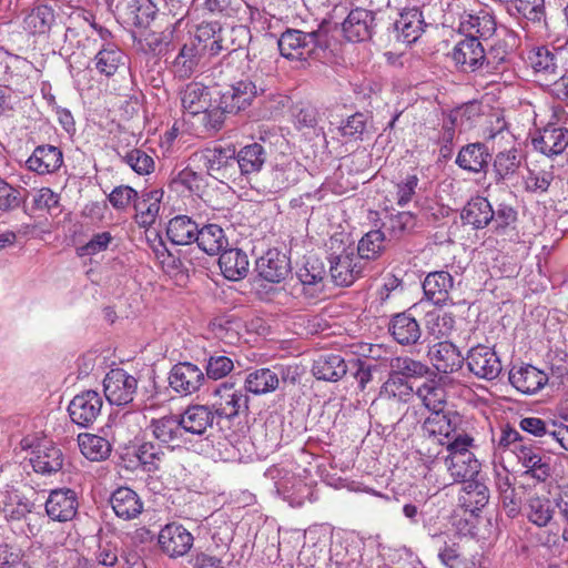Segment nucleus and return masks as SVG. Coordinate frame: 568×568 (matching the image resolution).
I'll return each mask as SVG.
<instances>
[{
    "mask_svg": "<svg viewBox=\"0 0 568 568\" xmlns=\"http://www.w3.org/2000/svg\"><path fill=\"white\" fill-rule=\"evenodd\" d=\"M205 166L209 174L215 179H232L236 173V152L233 148L206 149Z\"/></svg>",
    "mask_w": 568,
    "mask_h": 568,
    "instance_id": "15",
    "label": "nucleus"
},
{
    "mask_svg": "<svg viewBox=\"0 0 568 568\" xmlns=\"http://www.w3.org/2000/svg\"><path fill=\"white\" fill-rule=\"evenodd\" d=\"M210 89L202 83L191 82L181 92V103L185 114L197 116L211 106Z\"/></svg>",
    "mask_w": 568,
    "mask_h": 568,
    "instance_id": "31",
    "label": "nucleus"
},
{
    "mask_svg": "<svg viewBox=\"0 0 568 568\" xmlns=\"http://www.w3.org/2000/svg\"><path fill=\"white\" fill-rule=\"evenodd\" d=\"M465 362L470 373L487 381L497 378L503 369L501 362L494 348L481 344L468 351Z\"/></svg>",
    "mask_w": 568,
    "mask_h": 568,
    "instance_id": "8",
    "label": "nucleus"
},
{
    "mask_svg": "<svg viewBox=\"0 0 568 568\" xmlns=\"http://www.w3.org/2000/svg\"><path fill=\"white\" fill-rule=\"evenodd\" d=\"M204 383L205 375L203 371L191 362H180L173 365L169 373L171 388L182 396L196 393Z\"/></svg>",
    "mask_w": 568,
    "mask_h": 568,
    "instance_id": "10",
    "label": "nucleus"
},
{
    "mask_svg": "<svg viewBox=\"0 0 568 568\" xmlns=\"http://www.w3.org/2000/svg\"><path fill=\"white\" fill-rule=\"evenodd\" d=\"M491 159L485 143L475 142L464 145L456 158L455 163L463 170L471 173H485Z\"/></svg>",
    "mask_w": 568,
    "mask_h": 568,
    "instance_id": "27",
    "label": "nucleus"
},
{
    "mask_svg": "<svg viewBox=\"0 0 568 568\" xmlns=\"http://www.w3.org/2000/svg\"><path fill=\"white\" fill-rule=\"evenodd\" d=\"M266 159L264 146L256 142L251 143L236 153V169L242 175H251L261 171Z\"/></svg>",
    "mask_w": 568,
    "mask_h": 568,
    "instance_id": "38",
    "label": "nucleus"
},
{
    "mask_svg": "<svg viewBox=\"0 0 568 568\" xmlns=\"http://www.w3.org/2000/svg\"><path fill=\"white\" fill-rule=\"evenodd\" d=\"M460 424V416L454 412L437 410L432 413L423 424L425 435L453 440L458 434L457 426Z\"/></svg>",
    "mask_w": 568,
    "mask_h": 568,
    "instance_id": "18",
    "label": "nucleus"
},
{
    "mask_svg": "<svg viewBox=\"0 0 568 568\" xmlns=\"http://www.w3.org/2000/svg\"><path fill=\"white\" fill-rule=\"evenodd\" d=\"M122 159L124 163L140 175L150 174L154 169L152 156L140 149H133L126 152Z\"/></svg>",
    "mask_w": 568,
    "mask_h": 568,
    "instance_id": "59",
    "label": "nucleus"
},
{
    "mask_svg": "<svg viewBox=\"0 0 568 568\" xmlns=\"http://www.w3.org/2000/svg\"><path fill=\"white\" fill-rule=\"evenodd\" d=\"M363 6L368 8L357 7V43L366 42L373 39L375 33V16L371 7H374L375 0H359Z\"/></svg>",
    "mask_w": 568,
    "mask_h": 568,
    "instance_id": "53",
    "label": "nucleus"
},
{
    "mask_svg": "<svg viewBox=\"0 0 568 568\" xmlns=\"http://www.w3.org/2000/svg\"><path fill=\"white\" fill-rule=\"evenodd\" d=\"M103 407L100 393L93 389L77 394L68 405L69 416L75 425L88 428L99 418Z\"/></svg>",
    "mask_w": 568,
    "mask_h": 568,
    "instance_id": "6",
    "label": "nucleus"
},
{
    "mask_svg": "<svg viewBox=\"0 0 568 568\" xmlns=\"http://www.w3.org/2000/svg\"><path fill=\"white\" fill-rule=\"evenodd\" d=\"M416 396L432 413L443 410L446 405V389L436 379H428L417 387Z\"/></svg>",
    "mask_w": 568,
    "mask_h": 568,
    "instance_id": "49",
    "label": "nucleus"
},
{
    "mask_svg": "<svg viewBox=\"0 0 568 568\" xmlns=\"http://www.w3.org/2000/svg\"><path fill=\"white\" fill-rule=\"evenodd\" d=\"M3 68L2 77L0 80L4 87L17 92H24V85L29 73L33 69L30 61L19 55H7L6 59L0 62Z\"/></svg>",
    "mask_w": 568,
    "mask_h": 568,
    "instance_id": "21",
    "label": "nucleus"
},
{
    "mask_svg": "<svg viewBox=\"0 0 568 568\" xmlns=\"http://www.w3.org/2000/svg\"><path fill=\"white\" fill-rule=\"evenodd\" d=\"M113 241V236L111 235L110 232H100V233H97L94 234L90 241L78 247L77 252H78V255L83 257V256H92V255H95L100 252H104L110 243Z\"/></svg>",
    "mask_w": 568,
    "mask_h": 568,
    "instance_id": "62",
    "label": "nucleus"
},
{
    "mask_svg": "<svg viewBox=\"0 0 568 568\" xmlns=\"http://www.w3.org/2000/svg\"><path fill=\"white\" fill-rule=\"evenodd\" d=\"M379 91L381 83L376 80H364L361 84V90L357 91V101L361 100L363 102V109L366 114L372 113L369 108L379 104Z\"/></svg>",
    "mask_w": 568,
    "mask_h": 568,
    "instance_id": "60",
    "label": "nucleus"
},
{
    "mask_svg": "<svg viewBox=\"0 0 568 568\" xmlns=\"http://www.w3.org/2000/svg\"><path fill=\"white\" fill-rule=\"evenodd\" d=\"M423 31V14L418 9L413 8L399 14V18L388 29V38L389 41L409 45L417 41Z\"/></svg>",
    "mask_w": 568,
    "mask_h": 568,
    "instance_id": "12",
    "label": "nucleus"
},
{
    "mask_svg": "<svg viewBox=\"0 0 568 568\" xmlns=\"http://www.w3.org/2000/svg\"><path fill=\"white\" fill-rule=\"evenodd\" d=\"M211 409L219 418L232 419L248 410V396L233 383H222L212 393Z\"/></svg>",
    "mask_w": 568,
    "mask_h": 568,
    "instance_id": "5",
    "label": "nucleus"
},
{
    "mask_svg": "<svg viewBox=\"0 0 568 568\" xmlns=\"http://www.w3.org/2000/svg\"><path fill=\"white\" fill-rule=\"evenodd\" d=\"M455 446V438L453 440H444L425 435L424 440L420 443L418 454L422 462L428 466L429 469L443 467L446 463V454L452 453Z\"/></svg>",
    "mask_w": 568,
    "mask_h": 568,
    "instance_id": "32",
    "label": "nucleus"
},
{
    "mask_svg": "<svg viewBox=\"0 0 568 568\" xmlns=\"http://www.w3.org/2000/svg\"><path fill=\"white\" fill-rule=\"evenodd\" d=\"M184 434L202 436L213 426L214 413L209 405H190L178 415Z\"/></svg>",
    "mask_w": 568,
    "mask_h": 568,
    "instance_id": "20",
    "label": "nucleus"
},
{
    "mask_svg": "<svg viewBox=\"0 0 568 568\" xmlns=\"http://www.w3.org/2000/svg\"><path fill=\"white\" fill-rule=\"evenodd\" d=\"M158 7L152 0H129L124 8V19L128 23L146 28L155 18Z\"/></svg>",
    "mask_w": 568,
    "mask_h": 568,
    "instance_id": "45",
    "label": "nucleus"
},
{
    "mask_svg": "<svg viewBox=\"0 0 568 568\" xmlns=\"http://www.w3.org/2000/svg\"><path fill=\"white\" fill-rule=\"evenodd\" d=\"M528 61L540 80L550 82L558 77V59L549 48H535L529 52Z\"/></svg>",
    "mask_w": 568,
    "mask_h": 568,
    "instance_id": "37",
    "label": "nucleus"
},
{
    "mask_svg": "<svg viewBox=\"0 0 568 568\" xmlns=\"http://www.w3.org/2000/svg\"><path fill=\"white\" fill-rule=\"evenodd\" d=\"M325 274L324 265L317 258H308L296 273L302 293L311 298L317 297L324 290Z\"/></svg>",
    "mask_w": 568,
    "mask_h": 568,
    "instance_id": "29",
    "label": "nucleus"
},
{
    "mask_svg": "<svg viewBox=\"0 0 568 568\" xmlns=\"http://www.w3.org/2000/svg\"><path fill=\"white\" fill-rule=\"evenodd\" d=\"M163 190H144L136 196L133 207L135 211V222L142 227L153 225L160 212Z\"/></svg>",
    "mask_w": 568,
    "mask_h": 568,
    "instance_id": "23",
    "label": "nucleus"
},
{
    "mask_svg": "<svg viewBox=\"0 0 568 568\" xmlns=\"http://www.w3.org/2000/svg\"><path fill=\"white\" fill-rule=\"evenodd\" d=\"M288 257L276 248L268 250L256 261L258 275L271 283H280L290 273Z\"/></svg>",
    "mask_w": 568,
    "mask_h": 568,
    "instance_id": "22",
    "label": "nucleus"
},
{
    "mask_svg": "<svg viewBox=\"0 0 568 568\" xmlns=\"http://www.w3.org/2000/svg\"><path fill=\"white\" fill-rule=\"evenodd\" d=\"M77 493L70 488H58L50 491L45 501V511L55 521L71 520L78 510Z\"/></svg>",
    "mask_w": 568,
    "mask_h": 568,
    "instance_id": "14",
    "label": "nucleus"
},
{
    "mask_svg": "<svg viewBox=\"0 0 568 568\" xmlns=\"http://www.w3.org/2000/svg\"><path fill=\"white\" fill-rule=\"evenodd\" d=\"M488 500L489 490L485 484L473 479L463 485L459 503L466 511L475 514L477 510L485 507Z\"/></svg>",
    "mask_w": 568,
    "mask_h": 568,
    "instance_id": "44",
    "label": "nucleus"
},
{
    "mask_svg": "<svg viewBox=\"0 0 568 568\" xmlns=\"http://www.w3.org/2000/svg\"><path fill=\"white\" fill-rule=\"evenodd\" d=\"M536 150L547 156L559 155L568 146V129L562 126H546L532 140Z\"/></svg>",
    "mask_w": 568,
    "mask_h": 568,
    "instance_id": "30",
    "label": "nucleus"
},
{
    "mask_svg": "<svg viewBox=\"0 0 568 568\" xmlns=\"http://www.w3.org/2000/svg\"><path fill=\"white\" fill-rule=\"evenodd\" d=\"M30 463L36 473L52 475L62 469L64 456L62 450L54 444L43 442L32 449Z\"/></svg>",
    "mask_w": 568,
    "mask_h": 568,
    "instance_id": "16",
    "label": "nucleus"
},
{
    "mask_svg": "<svg viewBox=\"0 0 568 568\" xmlns=\"http://www.w3.org/2000/svg\"><path fill=\"white\" fill-rule=\"evenodd\" d=\"M195 242L209 255L219 254L229 245L223 229L217 224H207L199 229Z\"/></svg>",
    "mask_w": 568,
    "mask_h": 568,
    "instance_id": "47",
    "label": "nucleus"
},
{
    "mask_svg": "<svg viewBox=\"0 0 568 568\" xmlns=\"http://www.w3.org/2000/svg\"><path fill=\"white\" fill-rule=\"evenodd\" d=\"M256 95L257 88L252 81L240 80L226 89L220 100L224 111L235 114L250 106Z\"/></svg>",
    "mask_w": 568,
    "mask_h": 568,
    "instance_id": "17",
    "label": "nucleus"
},
{
    "mask_svg": "<svg viewBox=\"0 0 568 568\" xmlns=\"http://www.w3.org/2000/svg\"><path fill=\"white\" fill-rule=\"evenodd\" d=\"M32 504L24 497L14 495L3 507V513L9 520H20L32 510Z\"/></svg>",
    "mask_w": 568,
    "mask_h": 568,
    "instance_id": "64",
    "label": "nucleus"
},
{
    "mask_svg": "<svg viewBox=\"0 0 568 568\" xmlns=\"http://www.w3.org/2000/svg\"><path fill=\"white\" fill-rule=\"evenodd\" d=\"M428 356L434 367L442 374L457 372L466 361L458 347L448 341L434 344L428 351Z\"/></svg>",
    "mask_w": 568,
    "mask_h": 568,
    "instance_id": "19",
    "label": "nucleus"
},
{
    "mask_svg": "<svg viewBox=\"0 0 568 568\" xmlns=\"http://www.w3.org/2000/svg\"><path fill=\"white\" fill-rule=\"evenodd\" d=\"M55 22L53 8L47 4H38L23 18V29L31 34L48 33Z\"/></svg>",
    "mask_w": 568,
    "mask_h": 568,
    "instance_id": "42",
    "label": "nucleus"
},
{
    "mask_svg": "<svg viewBox=\"0 0 568 568\" xmlns=\"http://www.w3.org/2000/svg\"><path fill=\"white\" fill-rule=\"evenodd\" d=\"M556 503L547 497L532 496L528 499L526 515L537 527H546L554 518Z\"/></svg>",
    "mask_w": 568,
    "mask_h": 568,
    "instance_id": "50",
    "label": "nucleus"
},
{
    "mask_svg": "<svg viewBox=\"0 0 568 568\" xmlns=\"http://www.w3.org/2000/svg\"><path fill=\"white\" fill-rule=\"evenodd\" d=\"M547 375L534 367L526 365L520 367H513L509 372V382L518 390L525 394H535L547 383Z\"/></svg>",
    "mask_w": 568,
    "mask_h": 568,
    "instance_id": "34",
    "label": "nucleus"
},
{
    "mask_svg": "<svg viewBox=\"0 0 568 568\" xmlns=\"http://www.w3.org/2000/svg\"><path fill=\"white\" fill-rule=\"evenodd\" d=\"M384 234L379 229L365 232L361 241L357 243V255L361 258H375L382 248Z\"/></svg>",
    "mask_w": 568,
    "mask_h": 568,
    "instance_id": "57",
    "label": "nucleus"
},
{
    "mask_svg": "<svg viewBox=\"0 0 568 568\" xmlns=\"http://www.w3.org/2000/svg\"><path fill=\"white\" fill-rule=\"evenodd\" d=\"M383 393L389 398L398 403H408L416 395L410 382L399 378L389 372L388 379L384 383Z\"/></svg>",
    "mask_w": 568,
    "mask_h": 568,
    "instance_id": "52",
    "label": "nucleus"
},
{
    "mask_svg": "<svg viewBox=\"0 0 568 568\" xmlns=\"http://www.w3.org/2000/svg\"><path fill=\"white\" fill-rule=\"evenodd\" d=\"M62 163V151L50 144L37 146L26 162L27 168L38 174L53 173L61 168Z\"/></svg>",
    "mask_w": 568,
    "mask_h": 568,
    "instance_id": "25",
    "label": "nucleus"
},
{
    "mask_svg": "<svg viewBox=\"0 0 568 568\" xmlns=\"http://www.w3.org/2000/svg\"><path fill=\"white\" fill-rule=\"evenodd\" d=\"M351 254L336 257L331 264V276L333 282L339 286H349L355 281L354 266L352 265Z\"/></svg>",
    "mask_w": 568,
    "mask_h": 568,
    "instance_id": "56",
    "label": "nucleus"
},
{
    "mask_svg": "<svg viewBox=\"0 0 568 568\" xmlns=\"http://www.w3.org/2000/svg\"><path fill=\"white\" fill-rule=\"evenodd\" d=\"M305 169L295 160L284 158L264 174L256 186L264 194H275L296 184Z\"/></svg>",
    "mask_w": 568,
    "mask_h": 568,
    "instance_id": "4",
    "label": "nucleus"
},
{
    "mask_svg": "<svg viewBox=\"0 0 568 568\" xmlns=\"http://www.w3.org/2000/svg\"><path fill=\"white\" fill-rule=\"evenodd\" d=\"M93 63L100 74L110 78L121 67H125V54L116 45L109 43L98 51Z\"/></svg>",
    "mask_w": 568,
    "mask_h": 568,
    "instance_id": "43",
    "label": "nucleus"
},
{
    "mask_svg": "<svg viewBox=\"0 0 568 568\" xmlns=\"http://www.w3.org/2000/svg\"><path fill=\"white\" fill-rule=\"evenodd\" d=\"M508 49L505 41H498L485 52L484 70L487 73L499 71V67L506 62Z\"/></svg>",
    "mask_w": 568,
    "mask_h": 568,
    "instance_id": "61",
    "label": "nucleus"
},
{
    "mask_svg": "<svg viewBox=\"0 0 568 568\" xmlns=\"http://www.w3.org/2000/svg\"><path fill=\"white\" fill-rule=\"evenodd\" d=\"M521 156L517 149L498 152L493 161V174L497 184L513 179L519 171Z\"/></svg>",
    "mask_w": 568,
    "mask_h": 568,
    "instance_id": "39",
    "label": "nucleus"
},
{
    "mask_svg": "<svg viewBox=\"0 0 568 568\" xmlns=\"http://www.w3.org/2000/svg\"><path fill=\"white\" fill-rule=\"evenodd\" d=\"M288 377L290 368L281 365L257 368L246 375L245 389L254 395H265L275 392Z\"/></svg>",
    "mask_w": 568,
    "mask_h": 568,
    "instance_id": "9",
    "label": "nucleus"
},
{
    "mask_svg": "<svg viewBox=\"0 0 568 568\" xmlns=\"http://www.w3.org/2000/svg\"><path fill=\"white\" fill-rule=\"evenodd\" d=\"M114 514L123 520H133L142 514L144 504L140 496L129 487H119L110 497Z\"/></svg>",
    "mask_w": 568,
    "mask_h": 568,
    "instance_id": "26",
    "label": "nucleus"
},
{
    "mask_svg": "<svg viewBox=\"0 0 568 568\" xmlns=\"http://www.w3.org/2000/svg\"><path fill=\"white\" fill-rule=\"evenodd\" d=\"M158 541L162 551L174 558L184 556L191 549L194 538L181 524L170 523L160 530Z\"/></svg>",
    "mask_w": 568,
    "mask_h": 568,
    "instance_id": "13",
    "label": "nucleus"
},
{
    "mask_svg": "<svg viewBox=\"0 0 568 568\" xmlns=\"http://www.w3.org/2000/svg\"><path fill=\"white\" fill-rule=\"evenodd\" d=\"M450 57L463 72L484 70L485 50L477 37L470 36L460 40L454 47Z\"/></svg>",
    "mask_w": 568,
    "mask_h": 568,
    "instance_id": "11",
    "label": "nucleus"
},
{
    "mask_svg": "<svg viewBox=\"0 0 568 568\" xmlns=\"http://www.w3.org/2000/svg\"><path fill=\"white\" fill-rule=\"evenodd\" d=\"M453 287L454 277L446 271L432 272L423 282L425 296L435 305H446Z\"/></svg>",
    "mask_w": 568,
    "mask_h": 568,
    "instance_id": "28",
    "label": "nucleus"
},
{
    "mask_svg": "<svg viewBox=\"0 0 568 568\" xmlns=\"http://www.w3.org/2000/svg\"><path fill=\"white\" fill-rule=\"evenodd\" d=\"M248 257L240 248H230L221 252L219 266L225 278L240 281L248 273Z\"/></svg>",
    "mask_w": 568,
    "mask_h": 568,
    "instance_id": "36",
    "label": "nucleus"
},
{
    "mask_svg": "<svg viewBox=\"0 0 568 568\" xmlns=\"http://www.w3.org/2000/svg\"><path fill=\"white\" fill-rule=\"evenodd\" d=\"M28 191L23 187H13L0 178V210L11 211L19 207L27 197Z\"/></svg>",
    "mask_w": 568,
    "mask_h": 568,
    "instance_id": "58",
    "label": "nucleus"
},
{
    "mask_svg": "<svg viewBox=\"0 0 568 568\" xmlns=\"http://www.w3.org/2000/svg\"><path fill=\"white\" fill-rule=\"evenodd\" d=\"M205 381L222 379L234 369L233 359L224 353L214 352L205 358Z\"/></svg>",
    "mask_w": 568,
    "mask_h": 568,
    "instance_id": "54",
    "label": "nucleus"
},
{
    "mask_svg": "<svg viewBox=\"0 0 568 568\" xmlns=\"http://www.w3.org/2000/svg\"><path fill=\"white\" fill-rule=\"evenodd\" d=\"M473 438L468 435H457L452 453L446 454L445 468L454 481L466 484L478 475L480 464L469 450Z\"/></svg>",
    "mask_w": 568,
    "mask_h": 568,
    "instance_id": "2",
    "label": "nucleus"
},
{
    "mask_svg": "<svg viewBox=\"0 0 568 568\" xmlns=\"http://www.w3.org/2000/svg\"><path fill=\"white\" fill-rule=\"evenodd\" d=\"M148 429L160 443L170 444L183 439L180 418L178 415H166L160 418H153Z\"/></svg>",
    "mask_w": 568,
    "mask_h": 568,
    "instance_id": "41",
    "label": "nucleus"
},
{
    "mask_svg": "<svg viewBox=\"0 0 568 568\" xmlns=\"http://www.w3.org/2000/svg\"><path fill=\"white\" fill-rule=\"evenodd\" d=\"M136 456L140 463L150 471L158 469L159 463L162 460L164 453L152 443H143L139 448Z\"/></svg>",
    "mask_w": 568,
    "mask_h": 568,
    "instance_id": "63",
    "label": "nucleus"
},
{
    "mask_svg": "<svg viewBox=\"0 0 568 568\" xmlns=\"http://www.w3.org/2000/svg\"><path fill=\"white\" fill-rule=\"evenodd\" d=\"M389 332L400 345H414L422 336L418 322L406 312L393 316L389 322Z\"/></svg>",
    "mask_w": 568,
    "mask_h": 568,
    "instance_id": "35",
    "label": "nucleus"
},
{
    "mask_svg": "<svg viewBox=\"0 0 568 568\" xmlns=\"http://www.w3.org/2000/svg\"><path fill=\"white\" fill-rule=\"evenodd\" d=\"M460 217L465 224L476 230L485 229L495 217V210L484 196L470 199L464 206Z\"/></svg>",
    "mask_w": 568,
    "mask_h": 568,
    "instance_id": "33",
    "label": "nucleus"
},
{
    "mask_svg": "<svg viewBox=\"0 0 568 568\" xmlns=\"http://www.w3.org/2000/svg\"><path fill=\"white\" fill-rule=\"evenodd\" d=\"M312 372L317 379L336 382L346 374L347 366L341 355L326 354L314 361Z\"/></svg>",
    "mask_w": 568,
    "mask_h": 568,
    "instance_id": "40",
    "label": "nucleus"
},
{
    "mask_svg": "<svg viewBox=\"0 0 568 568\" xmlns=\"http://www.w3.org/2000/svg\"><path fill=\"white\" fill-rule=\"evenodd\" d=\"M516 456L518 462L526 468V475L538 481H546L550 477V458L541 456L538 448L527 445L517 447Z\"/></svg>",
    "mask_w": 568,
    "mask_h": 568,
    "instance_id": "24",
    "label": "nucleus"
},
{
    "mask_svg": "<svg viewBox=\"0 0 568 568\" xmlns=\"http://www.w3.org/2000/svg\"><path fill=\"white\" fill-rule=\"evenodd\" d=\"M326 33V23H322L317 30L312 32L288 29L277 40L281 55L290 60L305 59L313 53L315 48L327 45Z\"/></svg>",
    "mask_w": 568,
    "mask_h": 568,
    "instance_id": "1",
    "label": "nucleus"
},
{
    "mask_svg": "<svg viewBox=\"0 0 568 568\" xmlns=\"http://www.w3.org/2000/svg\"><path fill=\"white\" fill-rule=\"evenodd\" d=\"M78 444L82 455L93 462L106 459L111 453L110 443L94 434H80L78 436Z\"/></svg>",
    "mask_w": 568,
    "mask_h": 568,
    "instance_id": "51",
    "label": "nucleus"
},
{
    "mask_svg": "<svg viewBox=\"0 0 568 568\" xmlns=\"http://www.w3.org/2000/svg\"><path fill=\"white\" fill-rule=\"evenodd\" d=\"M202 57L203 54L200 47L191 40L181 48L174 60V65L181 77H190Z\"/></svg>",
    "mask_w": 568,
    "mask_h": 568,
    "instance_id": "55",
    "label": "nucleus"
},
{
    "mask_svg": "<svg viewBox=\"0 0 568 568\" xmlns=\"http://www.w3.org/2000/svg\"><path fill=\"white\" fill-rule=\"evenodd\" d=\"M166 234L172 243L187 245L195 242L199 235V226L189 216L179 215L169 222Z\"/></svg>",
    "mask_w": 568,
    "mask_h": 568,
    "instance_id": "46",
    "label": "nucleus"
},
{
    "mask_svg": "<svg viewBox=\"0 0 568 568\" xmlns=\"http://www.w3.org/2000/svg\"><path fill=\"white\" fill-rule=\"evenodd\" d=\"M277 494L291 507H302L306 501L314 503L318 499L316 483L311 476L285 473L275 483Z\"/></svg>",
    "mask_w": 568,
    "mask_h": 568,
    "instance_id": "3",
    "label": "nucleus"
},
{
    "mask_svg": "<svg viewBox=\"0 0 568 568\" xmlns=\"http://www.w3.org/2000/svg\"><path fill=\"white\" fill-rule=\"evenodd\" d=\"M390 373L410 382L430 374V368L423 362L408 356H397L390 361Z\"/></svg>",
    "mask_w": 568,
    "mask_h": 568,
    "instance_id": "48",
    "label": "nucleus"
},
{
    "mask_svg": "<svg viewBox=\"0 0 568 568\" xmlns=\"http://www.w3.org/2000/svg\"><path fill=\"white\" fill-rule=\"evenodd\" d=\"M138 381L122 368L111 369L103 379L105 398L111 405H126L133 400Z\"/></svg>",
    "mask_w": 568,
    "mask_h": 568,
    "instance_id": "7",
    "label": "nucleus"
}]
</instances>
